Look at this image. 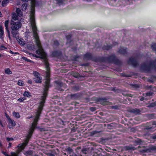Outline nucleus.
Segmentation results:
<instances>
[{
    "mask_svg": "<svg viewBox=\"0 0 156 156\" xmlns=\"http://www.w3.org/2000/svg\"><path fill=\"white\" fill-rule=\"evenodd\" d=\"M21 0L23 2H27L29 0ZM31 2L32 3L30 17V25L33 32V36L35 39L36 45L38 48V50L36 51V54L39 55L38 56L34 54L33 56L34 57L41 58L43 59H47L46 54L41 47L37 32V30L35 22V11L34 10V7L36 4V1L35 0H31Z\"/></svg>",
    "mask_w": 156,
    "mask_h": 156,
    "instance_id": "obj_1",
    "label": "nucleus"
},
{
    "mask_svg": "<svg viewBox=\"0 0 156 156\" xmlns=\"http://www.w3.org/2000/svg\"><path fill=\"white\" fill-rule=\"evenodd\" d=\"M40 114V112L39 111L37 112L34 119V122L32 124V126L30 129L29 134L25 140V142L22 144H19L18 145L17 147L19 148L17 149V151L18 153H19L23 150L24 149L25 147L28 144V141L34 132V129L36 127L37 122L39 119Z\"/></svg>",
    "mask_w": 156,
    "mask_h": 156,
    "instance_id": "obj_2",
    "label": "nucleus"
},
{
    "mask_svg": "<svg viewBox=\"0 0 156 156\" xmlns=\"http://www.w3.org/2000/svg\"><path fill=\"white\" fill-rule=\"evenodd\" d=\"M11 34L13 37L16 38L19 29L21 27L22 23L20 20L16 21L11 20L10 22Z\"/></svg>",
    "mask_w": 156,
    "mask_h": 156,
    "instance_id": "obj_3",
    "label": "nucleus"
},
{
    "mask_svg": "<svg viewBox=\"0 0 156 156\" xmlns=\"http://www.w3.org/2000/svg\"><path fill=\"white\" fill-rule=\"evenodd\" d=\"M151 68L156 70V60L147 62L141 66L142 69L147 71H149Z\"/></svg>",
    "mask_w": 156,
    "mask_h": 156,
    "instance_id": "obj_4",
    "label": "nucleus"
},
{
    "mask_svg": "<svg viewBox=\"0 0 156 156\" xmlns=\"http://www.w3.org/2000/svg\"><path fill=\"white\" fill-rule=\"evenodd\" d=\"M105 61L110 63H113L117 64H119L120 63L119 60L114 54H112L108 57L105 58Z\"/></svg>",
    "mask_w": 156,
    "mask_h": 156,
    "instance_id": "obj_5",
    "label": "nucleus"
},
{
    "mask_svg": "<svg viewBox=\"0 0 156 156\" xmlns=\"http://www.w3.org/2000/svg\"><path fill=\"white\" fill-rule=\"evenodd\" d=\"M128 63L133 66H136L138 65V62L136 58H130L129 60Z\"/></svg>",
    "mask_w": 156,
    "mask_h": 156,
    "instance_id": "obj_6",
    "label": "nucleus"
},
{
    "mask_svg": "<svg viewBox=\"0 0 156 156\" xmlns=\"http://www.w3.org/2000/svg\"><path fill=\"white\" fill-rule=\"evenodd\" d=\"M99 101L103 105H109V102L105 98H101L99 99Z\"/></svg>",
    "mask_w": 156,
    "mask_h": 156,
    "instance_id": "obj_7",
    "label": "nucleus"
},
{
    "mask_svg": "<svg viewBox=\"0 0 156 156\" xmlns=\"http://www.w3.org/2000/svg\"><path fill=\"white\" fill-rule=\"evenodd\" d=\"M129 112L135 115H137L140 114L141 112V111L139 109L134 108L130 109L129 110Z\"/></svg>",
    "mask_w": 156,
    "mask_h": 156,
    "instance_id": "obj_8",
    "label": "nucleus"
},
{
    "mask_svg": "<svg viewBox=\"0 0 156 156\" xmlns=\"http://www.w3.org/2000/svg\"><path fill=\"white\" fill-rule=\"evenodd\" d=\"M92 58V55L90 53H87L83 56V58L84 60H90Z\"/></svg>",
    "mask_w": 156,
    "mask_h": 156,
    "instance_id": "obj_9",
    "label": "nucleus"
},
{
    "mask_svg": "<svg viewBox=\"0 0 156 156\" xmlns=\"http://www.w3.org/2000/svg\"><path fill=\"white\" fill-rule=\"evenodd\" d=\"M27 47L29 50H34L35 49V46L33 43L27 44Z\"/></svg>",
    "mask_w": 156,
    "mask_h": 156,
    "instance_id": "obj_10",
    "label": "nucleus"
},
{
    "mask_svg": "<svg viewBox=\"0 0 156 156\" xmlns=\"http://www.w3.org/2000/svg\"><path fill=\"white\" fill-rule=\"evenodd\" d=\"M119 52L121 54L125 55L127 53V48L125 47L121 48L119 49Z\"/></svg>",
    "mask_w": 156,
    "mask_h": 156,
    "instance_id": "obj_11",
    "label": "nucleus"
},
{
    "mask_svg": "<svg viewBox=\"0 0 156 156\" xmlns=\"http://www.w3.org/2000/svg\"><path fill=\"white\" fill-rule=\"evenodd\" d=\"M9 128H12V127L15 126L16 125V123L14 121L11 119L9 118Z\"/></svg>",
    "mask_w": 156,
    "mask_h": 156,
    "instance_id": "obj_12",
    "label": "nucleus"
},
{
    "mask_svg": "<svg viewBox=\"0 0 156 156\" xmlns=\"http://www.w3.org/2000/svg\"><path fill=\"white\" fill-rule=\"evenodd\" d=\"M148 148V152H151L152 151H156V146L150 145Z\"/></svg>",
    "mask_w": 156,
    "mask_h": 156,
    "instance_id": "obj_13",
    "label": "nucleus"
},
{
    "mask_svg": "<svg viewBox=\"0 0 156 156\" xmlns=\"http://www.w3.org/2000/svg\"><path fill=\"white\" fill-rule=\"evenodd\" d=\"M12 19L11 20H13L14 21H18V18L17 15L15 13H13L12 15Z\"/></svg>",
    "mask_w": 156,
    "mask_h": 156,
    "instance_id": "obj_14",
    "label": "nucleus"
},
{
    "mask_svg": "<svg viewBox=\"0 0 156 156\" xmlns=\"http://www.w3.org/2000/svg\"><path fill=\"white\" fill-rule=\"evenodd\" d=\"M61 55V52L58 51H53L52 53V55L55 57H58Z\"/></svg>",
    "mask_w": 156,
    "mask_h": 156,
    "instance_id": "obj_15",
    "label": "nucleus"
},
{
    "mask_svg": "<svg viewBox=\"0 0 156 156\" xmlns=\"http://www.w3.org/2000/svg\"><path fill=\"white\" fill-rule=\"evenodd\" d=\"M9 20H6L5 22V29L7 31H9Z\"/></svg>",
    "mask_w": 156,
    "mask_h": 156,
    "instance_id": "obj_16",
    "label": "nucleus"
},
{
    "mask_svg": "<svg viewBox=\"0 0 156 156\" xmlns=\"http://www.w3.org/2000/svg\"><path fill=\"white\" fill-rule=\"evenodd\" d=\"M23 95L24 97L28 98H30L31 96V94L30 93L27 91H25L23 93Z\"/></svg>",
    "mask_w": 156,
    "mask_h": 156,
    "instance_id": "obj_17",
    "label": "nucleus"
},
{
    "mask_svg": "<svg viewBox=\"0 0 156 156\" xmlns=\"http://www.w3.org/2000/svg\"><path fill=\"white\" fill-rule=\"evenodd\" d=\"M33 74L36 78L41 77L40 76V74L36 71H33Z\"/></svg>",
    "mask_w": 156,
    "mask_h": 156,
    "instance_id": "obj_18",
    "label": "nucleus"
},
{
    "mask_svg": "<svg viewBox=\"0 0 156 156\" xmlns=\"http://www.w3.org/2000/svg\"><path fill=\"white\" fill-rule=\"evenodd\" d=\"M24 154L27 156H29L32 155L33 154V152L32 151H28L24 152Z\"/></svg>",
    "mask_w": 156,
    "mask_h": 156,
    "instance_id": "obj_19",
    "label": "nucleus"
},
{
    "mask_svg": "<svg viewBox=\"0 0 156 156\" xmlns=\"http://www.w3.org/2000/svg\"><path fill=\"white\" fill-rule=\"evenodd\" d=\"M18 41L22 46H24L25 44V41L22 38L18 39Z\"/></svg>",
    "mask_w": 156,
    "mask_h": 156,
    "instance_id": "obj_20",
    "label": "nucleus"
},
{
    "mask_svg": "<svg viewBox=\"0 0 156 156\" xmlns=\"http://www.w3.org/2000/svg\"><path fill=\"white\" fill-rule=\"evenodd\" d=\"M5 74L8 75L11 74L12 73V72L11 71L10 69L9 68L5 69Z\"/></svg>",
    "mask_w": 156,
    "mask_h": 156,
    "instance_id": "obj_21",
    "label": "nucleus"
},
{
    "mask_svg": "<svg viewBox=\"0 0 156 156\" xmlns=\"http://www.w3.org/2000/svg\"><path fill=\"white\" fill-rule=\"evenodd\" d=\"M9 0H4L2 2V5L3 7L5 6L9 2Z\"/></svg>",
    "mask_w": 156,
    "mask_h": 156,
    "instance_id": "obj_22",
    "label": "nucleus"
},
{
    "mask_svg": "<svg viewBox=\"0 0 156 156\" xmlns=\"http://www.w3.org/2000/svg\"><path fill=\"white\" fill-rule=\"evenodd\" d=\"M28 4L27 3H24L22 6V10L24 11L26 9Z\"/></svg>",
    "mask_w": 156,
    "mask_h": 156,
    "instance_id": "obj_23",
    "label": "nucleus"
},
{
    "mask_svg": "<svg viewBox=\"0 0 156 156\" xmlns=\"http://www.w3.org/2000/svg\"><path fill=\"white\" fill-rule=\"evenodd\" d=\"M16 12L18 15L21 16H22V13L21 10L19 8H17L16 9Z\"/></svg>",
    "mask_w": 156,
    "mask_h": 156,
    "instance_id": "obj_24",
    "label": "nucleus"
},
{
    "mask_svg": "<svg viewBox=\"0 0 156 156\" xmlns=\"http://www.w3.org/2000/svg\"><path fill=\"white\" fill-rule=\"evenodd\" d=\"M42 78L41 77L35 79L34 80L36 83H41L42 82Z\"/></svg>",
    "mask_w": 156,
    "mask_h": 156,
    "instance_id": "obj_25",
    "label": "nucleus"
},
{
    "mask_svg": "<svg viewBox=\"0 0 156 156\" xmlns=\"http://www.w3.org/2000/svg\"><path fill=\"white\" fill-rule=\"evenodd\" d=\"M151 47L153 50L156 51V44L155 43H152Z\"/></svg>",
    "mask_w": 156,
    "mask_h": 156,
    "instance_id": "obj_26",
    "label": "nucleus"
},
{
    "mask_svg": "<svg viewBox=\"0 0 156 156\" xmlns=\"http://www.w3.org/2000/svg\"><path fill=\"white\" fill-rule=\"evenodd\" d=\"M13 115L16 118H18L20 117V115L18 112H14L13 113Z\"/></svg>",
    "mask_w": 156,
    "mask_h": 156,
    "instance_id": "obj_27",
    "label": "nucleus"
},
{
    "mask_svg": "<svg viewBox=\"0 0 156 156\" xmlns=\"http://www.w3.org/2000/svg\"><path fill=\"white\" fill-rule=\"evenodd\" d=\"M71 36L70 35L66 36V38L67 39V44L70 42L71 41Z\"/></svg>",
    "mask_w": 156,
    "mask_h": 156,
    "instance_id": "obj_28",
    "label": "nucleus"
},
{
    "mask_svg": "<svg viewBox=\"0 0 156 156\" xmlns=\"http://www.w3.org/2000/svg\"><path fill=\"white\" fill-rule=\"evenodd\" d=\"M71 98L73 99H76L78 97V96L76 94H71Z\"/></svg>",
    "mask_w": 156,
    "mask_h": 156,
    "instance_id": "obj_29",
    "label": "nucleus"
},
{
    "mask_svg": "<svg viewBox=\"0 0 156 156\" xmlns=\"http://www.w3.org/2000/svg\"><path fill=\"white\" fill-rule=\"evenodd\" d=\"M112 46H105L104 47H103V49L104 50H108L110 49V48H112Z\"/></svg>",
    "mask_w": 156,
    "mask_h": 156,
    "instance_id": "obj_30",
    "label": "nucleus"
},
{
    "mask_svg": "<svg viewBox=\"0 0 156 156\" xmlns=\"http://www.w3.org/2000/svg\"><path fill=\"white\" fill-rule=\"evenodd\" d=\"M148 148H144L142 150H140V152L142 153H145L146 152H148Z\"/></svg>",
    "mask_w": 156,
    "mask_h": 156,
    "instance_id": "obj_31",
    "label": "nucleus"
},
{
    "mask_svg": "<svg viewBox=\"0 0 156 156\" xmlns=\"http://www.w3.org/2000/svg\"><path fill=\"white\" fill-rule=\"evenodd\" d=\"M26 99V98L25 97L20 98L18 99V101L20 102H23Z\"/></svg>",
    "mask_w": 156,
    "mask_h": 156,
    "instance_id": "obj_32",
    "label": "nucleus"
},
{
    "mask_svg": "<svg viewBox=\"0 0 156 156\" xmlns=\"http://www.w3.org/2000/svg\"><path fill=\"white\" fill-rule=\"evenodd\" d=\"M23 82L22 80H19L18 82V84L20 86H23Z\"/></svg>",
    "mask_w": 156,
    "mask_h": 156,
    "instance_id": "obj_33",
    "label": "nucleus"
},
{
    "mask_svg": "<svg viewBox=\"0 0 156 156\" xmlns=\"http://www.w3.org/2000/svg\"><path fill=\"white\" fill-rule=\"evenodd\" d=\"M5 49H7V48L6 47H5L4 46H3V45H1L0 47V50H4Z\"/></svg>",
    "mask_w": 156,
    "mask_h": 156,
    "instance_id": "obj_34",
    "label": "nucleus"
},
{
    "mask_svg": "<svg viewBox=\"0 0 156 156\" xmlns=\"http://www.w3.org/2000/svg\"><path fill=\"white\" fill-rule=\"evenodd\" d=\"M54 45H56V46H58V45H59V43H58V42L57 41H55L54 42Z\"/></svg>",
    "mask_w": 156,
    "mask_h": 156,
    "instance_id": "obj_35",
    "label": "nucleus"
},
{
    "mask_svg": "<svg viewBox=\"0 0 156 156\" xmlns=\"http://www.w3.org/2000/svg\"><path fill=\"white\" fill-rule=\"evenodd\" d=\"M7 31V32L8 33V37H9L10 40L11 41V37L10 36V31Z\"/></svg>",
    "mask_w": 156,
    "mask_h": 156,
    "instance_id": "obj_36",
    "label": "nucleus"
},
{
    "mask_svg": "<svg viewBox=\"0 0 156 156\" xmlns=\"http://www.w3.org/2000/svg\"><path fill=\"white\" fill-rule=\"evenodd\" d=\"M99 132L98 131H93L92 133H91V134L93 135H94V134H96V133H99Z\"/></svg>",
    "mask_w": 156,
    "mask_h": 156,
    "instance_id": "obj_37",
    "label": "nucleus"
},
{
    "mask_svg": "<svg viewBox=\"0 0 156 156\" xmlns=\"http://www.w3.org/2000/svg\"><path fill=\"white\" fill-rule=\"evenodd\" d=\"M153 93L151 92H149L146 93V95L147 96H150Z\"/></svg>",
    "mask_w": 156,
    "mask_h": 156,
    "instance_id": "obj_38",
    "label": "nucleus"
},
{
    "mask_svg": "<svg viewBox=\"0 0 156 156\" xmlns=\"http://www.w3.org/2000/svg\"><path fill=\"white\" fill-rule=\"evenodd\" d=\"M6 140L8 141H10L13 140V139L12 138H9V137H7L6 138Z\"/></svg>",
    "mask_w": 156,
    "mask_h": 156,
    "instance_id": "obj_39",
    "label": "nucleus"
},
{
    "mask_svg": "<svg viewBox=\"0 0 156 156\" xmlns=\"http://www.w3.org/2000/svg\"><path fill=\"white\" fill-rule=\"evenodd\" d=\"M48 155L49 156H55V154L53 153H49Z\"/></svg>",
    "mask_w": 156,
    "mask_h": 156,
    "instance_id": "obj_40",
    "label": "nucleus"
},
{
    "mask_svg": "<svg viewBox=\"0 0 156 156\" xmlns=\"http://www.w3.org/2000/svg\"><path fill=\"white\" fill-rule=\"evenodd\" d=\"M73 89L74 90H75L76 91L78 90L79 88L77 87H73Z\"/></svg>",
    "mask_w": 156,
    "mask_h": 156,
    "instance_id": "obj_41",
    "label": "nucleus"
},
{
    "mask_svg": "<svg viewBox=\"0 0 156 156\" xmlns=\"http://www.w3.org/2000/svg\"><path fill=\"white\" fill-rule=\"evenodd\" d=\"M96 109L94 107H91L90 108V110L91 111L93 112L96 110Z\"/></svg>",
    "mask_w": 156,
    "mask_h": 156,
    "instance_id": "obj_42",
    "label": "nucleus"
},
{
    "mask_svg": "<svg viewBox=\"0 0 156 156\" xmlns=\"http://www.w3.org/2000/svg\"><path fill=\"white\" fill-rule=\"evenodd\" d=\"M151 137L153 139L156 140V135H153L151 136Z\"/></svg>",
    "mask_w": 156,
    "mask_h": 156,
    "instance_id": "obj_43",
    "label": "nucleus"
},
{
    "mask_svg": "<svg viewBox=\"0 0 156 156\" xmlns=\"http://www.w3.org/2000/svg\"><path fill=\"white\" fill-rule=\"evenodd\" d=\"M4 34V32L0 33V38H2V36Z\"/></svg>",
    "mask_w": 156,
    "mask_h": 156,
    "instance_id": "obj_44",
    "label": "nucleus"
},
{
    "mask_svg": "<svg viewBox=\"0 0 156 156\" xmlns=\"http://www.w3.org/2000/svg\"><path fill=\"white\" fill-rule=\"evenodd\" d=\"M23 59L27 61L28 62L30 61V60L27 59L25 57H23Z\"/></svg>",
    "mask_w": 156,
    "mask_h": 156,
    "instance_id": "obj_45",
    "label": "nucleus"
},
{
    "mask_svg": "<svg viewBox=\"0 0 156 156\" xmlns=\"http://www.w3.org/2000/svg\"><path fill=\"white\" fill-rule=\"evenodd\" d=\"M112 108L115 109H117L118 108V106H115L112 107Z\"/></svg>",
    "mask_w": 156,
    "mask_h": 156,
    "instance_id": "obj_46",
    "label": "nucleus"
},
{
    "mask_svg": "<svg viewBox=\"0 0 156 156\" xmlns=\"http://www.w3.org/2000/svg\"><path fill=\"white\" fill-rule=\"evenodd\" d=\"M9 52L11 54H18V53L17 52H12V51L11 50H10L9 51Z\"/></svg>",
    "mask_w": 156,
    "mask_h": 156,
    "instance_id": "obj_47",
    "label": "nucleus"
},
{
    "mask_svg": "<svg viewBox=\"0 0 156 156\" xmlns=\"http://www.w3.org/2000/svg\"><path fill=\"white\" fill-rule=\"evenodd\" d=\"M137 143H139L140 144H141V142H142V140L140 139H139L137 140Z\"/></svg>",
    "mask_w": 156,
    "mask_h": 156,
    "instance_id": "obj_48",
    "label": "nucleus"
},
{
    "mask_svg": "<svg viewBox=\"0 0 156 156\" xmlns=\"http://www.w3.org/2000/svg\"><path fill=\"white\" fill-rule=\"evenodd\" d=\"M56 1L59 3H61L62 2V0H56Z\"/></svg>",
    "mask_w": 156,
    "mask_h": 156,
    "instance_id": "obj_49",
    "label": "nucleus"
},
{
    "mask_svg": "<svg viewBox=\"0 0 156 156\" xmlns=\"http://www.w3.org/2000/svg\"><path fill=\"white\" fill-rule=\"evenodd\" d=\"M28 82L30 84H32V82L31 80H28Z\"/></svg>",
    "mask_w": 156,
    "mask_h": 156,
    "instance_id": "obj_50",
    "label": "nucleus"
},
{
    "mask_svg": "<svg viewBox=\"0 0 156 156\" xmlns=\"http://www.w3.org/2000/svg\"><path fill=\"white\" fill-rule=\"evenodd\" d=\"M12 146V144L10 143H9V146L8 147H11Z\"/></svg>",
    "mask_w": 156,
    "mask_h": 156,
    "instance_id": "obj_51",
    "label": "nucleus"
},
{
    "mask_svg": "<svg viewBox=\"0 0 156 156\" xmlns=\"http://www.w3.org/2000/svg\"><path fill=\"white\" fill-rule=\"evenodd\" d=\"M144 97H142L141 98H140V100L141 101H143L144 100Z\"/></svg>",
    "mask_w": 156,
    "mask_h": 156,
    "instance_id": "obj_52",
    "label": "nucleus"
},
{
    "mask_svg": "<svg viewBox=\"0 0 156 156\" xmlns=\"http://www.w3.org/2000/svg\"><path fill=\"white\" fill-rule=\"evenodd\" d=\"M3 30V27L2 26L0 25V30Z\"/></svg>",
    "mask_w": 156,
    "mask_h": 156,
    "instance_id": "obj_53",
    "label": "nucleus"
},
{
    "mask_svg": "<svg viewBox=\"0 0 156 156\" xmlns=\"http://www.w3.org/2000/svg\"><path fill=\"white\" fill-rule=\"evenodd\" d=\"M6 117H7V119H8V120H9V118H10L9 117L8 115H6Z\"/></svg>",
    "mask_w": 156,
    "mask_h": 156,
    "instance_id": "obj_54",
    "label": "nucleus"
},
{
    "mask_svg": "<svg viewBox=\"0 0 156 156\" xmlns=\"http://www.w3.org/2000/svg\"><path fill=\"white\" fill-rule=\"evenodd\" d=\"M2 144L1 142V141H0V147H2Z\"/></svg>",
    "mask_w": 156,
    "mask_h": 156,
    "instance_id": "obj_55",
    "label": "nucleus"
},
{
    "mask_svg": "<svg viewBox=\"0 0 156 156\" xmlns=\"http://www.w3.org/2000/svg\"><path fill=\"white\" fill-rule=\"evenodd\" d=\"M151 116V119H152V118H153V114H151L150 115Z\"/></svg>",
    "mask_w": 156,
    "mask_h": 156,
    "instance_id": "obj_56",
    "label": "nucleus"
},
{
    "mask_svg": "<svg viewBox=\"0 0 156 156\" xmlns=\"http://www.w3.org/2000/svg\"><path fill=\"white\" fill-rule=\"evenodd\" d=\"M4 32L3 30H0V33L1 32Z\"/></svg>",
    "mask_w": 156,
    "mask_h": 156,
    "instance_id": "obj_57",
    "label": "nucleus"
},
{
    "mask_svg": "<svg viewBox=\"0 0 156 156\" xmlns=\"http://www.w3.org/2000/svg\"><path fill=\"white\" fill-rule=\"evenodd\" d=\"M2 15V13L0 12V16H1V15Z\"/></svg>",
    "mask_w": 156,
    "mask_h": 156,
    "instance_id": "obj_58",
    "label": "nucleus"
},
{
    "mask_svg": "<svg viewBox=\"0 0 156 156\" xmlns=\"http://www.w3.org/2000/svg\"><path fill=\"white\" fill-rule=\"evenodd\" d=\"M123 76H126V77H129V76H126V75H123Z\"/></svg>",
    "mask_w": 156,
    "mask_h": 156,
    "instance_id": "obj_59",
    "label": "nucleus"
},
{
    "mask_svg": "<svg viewBox=\"0 0 156 156\" xmlns=\"http://www.w3.org/2000/svg\"><path fill=\"white\" fill-rule=\"evenodd\" d=\"M2 56V55L0 53V57Z\"/></svg>",
    "mask_w": 156,
    "mask_h": 156,
    "instance_id": "obj_60",
    "label": "nucleus"
},
{
    "mask_svg": "<svg viewBox=\"0 0 156 156\" xmlns=\"http://www.w3.org/2000/svg\"><path fill=\"white\" fill-rule=\"evenodd\" d=\"M32 117V116H31L30 117V118H29V119H30V118H31Z\"/></svg>",
    "mask_w": 156,
    "mask_h": 156,
    "instance_id": "obj_61",
    "label": "nucleus"
},
{
    "mask_svg": "<svg viewBox=\"0 0 156 156\" xmlns=\"http://www.w3.org/2000/svg\"><path fill=\"white\" fill-rule=\"evenodd\" d=\"M1 124L2 125V126H3V125H2V124L1 123Z\"/></svg>",
    "mask_w": 156,
    "mask_h": 156,
    "instance_id": "obj_62",
    "label": "nucleus"
},
{
    "mask_svg": "<svg viewBox=\"0 0 156 156\" xmlns=\"http://www.w3.org/2000/svg\"><path fill=\"white\" fill-rule=\"evenodd\" d=\"M151 106H154V105H151Z\"/></svg>",
    "mask_w": 156,
    "mask_h": 156,
    "instance_id": "obj_63",
    "label": "nucleus"
}]
</instances>
